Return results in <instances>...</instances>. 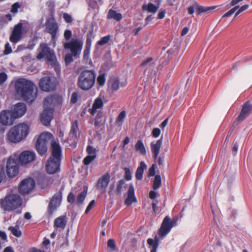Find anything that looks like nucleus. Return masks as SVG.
<instances>
[{
  "instance_id": "f257e3e1",
  "label": "nucleus",
  "mask_w": 252,
  "mask_h": 252,
  "mask_svg": "<svg viewBox=\"0 0 252 252\" xmlns=\"http://www.w3.org/2000/svg\"><path fill=\"white\" fill-rule=\"evenodd\" d=\"M14 87L17 95L27 102H32L37 97V89L31 80L19 78L14 81Z\"/></svg>"
},
{
  "instance_id": "f03ea898",
  "label": "nucleus",
  "mask_w": 252,
  "mask_h": 252,
  "mask_svg": "<svg viewBox=\"0 0 252 252\" xmlns=\"http://www.w3.org/2000/svg\"><path fill=\"white\" fill-rule=\"evenodd\" d=\"M52 147L51 156L46 164V170L49 174L57 172L60 166L62 158V149L59 143L54 140L51 142Z\"/></svg>"
},
{
  "instance_id": "7ed1b4c3",
  "label": "nucleus",
  "mask_w": 252,
  "mask_h": 252,
  "mask_svg": "<svg viewBox=\"0 0 252 252\" xmlns=\"http://www.w3.org/2000/svg\"><path fill=\"white\" fill-rule=\"evenodd\" d=\"M22 204L23 199L17 193H10L0 199V208L5 213L16 211L17 214H20L21 210L19 209Z\"/></svg>"
},
{
  "instance_id": "20e7f679",
  "label": "nucleus",
  "mask_w": 252,
  "mask_h": 252,
  "mask_svg": "<svg viewBox=\"0 0 252 252\" xmlns=\"http://www.w3.org/2000/svg\"><path fill=\"white\" fill-rule=\"evenodd\" d=\"M30 126L25 123L12 127L7 133L8 140L12 143H18L25 139L29 133Z\"/></svg>"
},
{
  "instance_id": "39448f33",
  "label": "nucleus",
  "mask_w": 252,
  "mask_h": 252,
  "mask_svg": "<svg viewBox=\"0 0 252 252\" xmlns=\"http://www.w3.org/2000/svg\"><path fill=\"white\" fill-rule=\"evenodd\" d=\"M95 74L92 70H85L78 77V85L84 90H88L94 86L95 80Z\"/></svg>"
},
{
  "instance_id": "423d86ee",
  "label": "nucleus",
  "mask_w": 252,
  "mask_h": 252,
  "mask_svg": "<svg viewBox=\"0 0 252 252\" xmlns=\"http://www.w3.org/2000/svg\"><path fill=\"white\" fill-rule=\"evenodd\" d=\"M37 51L38 54L36 58L38 60L45 58L48 63L55 65L56 69L60 70V67L56 63V56L47 44L45 43L40 44Z\"/></svg>"
},
{
  "instance_id": "0eeeda50",
  "label": "nucleus",
  "mask_w": 252,
  "mask_h": 252,
  "mask_svg": "<svg viewBox=\"0 0 252 252\" xmlns=\"http://www.w3.org/2000/svg\"><path fill=\"white\" fill-rule=\"evenodd\" d=\"M25 112L26 111H1L0 123L4 126H11L16 119L24 116Z\"/></svg>"
},
{
  "instance_id": "6e6552de",
  "label": "nucleus",
  "mask_w": 252,
  "mask_h": 252,
  "mask_svg": "<svg viewBox=\"0 0 252 252\" xmlns=\"http://www.w3.org/2000/svg\"><path fill=\"white\" fill-rule=\"evenodd\" d=\"M83 45V40L79 38H72L69 41L63 43L64 48L68 50L74 57H77L80 54Z\"/></svg>"
},
{
  "instance_id": "1a4fd4ad",
  "label": "nucleus",
  "mask_w": 252,
  "mask_h": 252,
  "mask_svg": "<svg viewBox=\"0 0 252 252\" xmlns=\"http://www.w3.org/2000/svg\"><path fill=\"white\" fill-rule=\"evenodd\" d=\"M52 137L53 135L49 132H43L40 134L36 143V149L39 155L43 156L46 153L48 143Z\"/></svg>"
},
{
  "instance_id": "9d476101",
  "label": "nucleus",
  "mask_w": 252,
  "mask_h": 252,
  "mask_svg": "<svg viewBox=\"0 0 252 252\" xmlns=\"http://www.w3.org/2000/svg\"><path fill=\"white\" fill-rule=\"evenodd\" d=\"M27 32V28L26 24L21 22L18 23L14 27L9 37V40L13 43H17L21 39L22 34Z\"/></svg>"
},
{
  "instance_id": "9b49d317",
  "label": "nucleus",
  "mask_w": 252,
  "mask_h": 252,
  "mask_svg": "<svg viewBox=\"0 0 252 252\" xmlns=\"http://www.w3.org/2000/svg\"><path fill=\"white\" fill-rule=\"evenodd\" d=\"M62 98L58 96H49L43 101L44 110H53L60 108Z\"/></svg>"
},
{
  "instance_id": "f8f14e48",
  "label": "nucleus",
  "mask_w": 252,
  "mask_h": 252,
  "mask_svg": "<svg viewBox=\"0 0 252 252\" xmlns=\"http://www.w3.org/2000/svg\"><path fill=\"white\" fill-rule=\"evenodd\" d=\"M39 86L40 89L44 92L53 91L56 88L55 78L50 76L42 77L39 82Z\"/></svg>"
},
{
  "instance_id": "ddd939ff",
  "label": "nucleus",
  "mask_w": 252,
  "mask_h": 252,
  "mask_svg": "<svg viewBox=\"0 0 252 252\" xmlns=\"http://www.w3.org/2000/svg\"><path fill=\"white\" fill-rule=\"evenodd\" d=\"M62 199V191L60 190L56 193L51 198L48 206V213L52 216L53 213L60 206Z\"/></svg>"
},
{
  "instance_id": "4468645a",
  "label": "nucleus",
  "mask_w": 252,
  "mask_h": 252,
  "mask_svg": "<svg viewBox=\"0 0 252 252\" xmlns=\"http://www.w3.org/2000/svg\"><path fill=\"white\" fill-rule=\"evenodd\" d=\"M58 26L53 18H49L46 22V30L51 35V43L54 46L56 44V34L58 31Z\"/></svg>"
},
{
  "instance_id": "2eb2a0df",
  "label": "nucleus",
  "mask_w": 252,
  "mask_h": 252,
  "mask_svg": "<svg viewBox=\"0 0 252 252\" xmlns=\"http://www.w3.org/2000/svg\"><path fill=\"white\" fill-rule=\"evenodd\" d=\"M35 186V181L32 178L23 180L19 186L18 190L22 195L30 193L33 190Z\"/></svg>"
},
{
  "instance_id": "dca6fc26",
  "label": "nucleus",
  "mask_w": 252,
  "mask_h": 252,
  "mask_svg": "<svg viewBox=\"0 0 252 252\" xmlns=\"http://www.w3.org/2000/svg\"><path fill=\"white\" fill-rule=\"evenodd\" d=\"M173 226V221L171 220L169 216H166L164 218L158 231V234L159 237L161 239H163L169 233Z\"/></svg>"
},
{
  "instance_id": "f3484780",
  "label": "nucleus",
  "mask_w": 252,
  "mask_h": 252,
  "mask_svg": "<svg viewBox=\"0 0 252 252\" xmlns=\"http://www.w3.org/2000/svg\"><path fill=\"white\" fill-rule=\"evenodd\" d=\"M6 173L10 177H14L18 173V165L16 160L9 158L6 163Z\"/></svg>"
},
{
  "instance_id": "a211bd4d",
  "label": "nucleus",
  "mask_w": 252,
  "mask_h": 252,
  "mask_svg": "<svg viewBox=\"0 0 252 252\" xmlns=\"http://www.w3.org/2000/svg\"><path fill=\"white\" fill-rule=\"evenodd\" d=\"M35 158L34 152L29 151L23 152L19 156V162L22 165L26 164L32 161Z\"/></svg>"
},
{
  "instance_id": "6ab92c4d",
  "label": "nucleus",
  "mask_w": 252,
  "mask_h": 252,
  "mask_svg": "<svg viewBox=\"0 0 252 252\" xmlns=\"http://www.w3.org/2000/svg\"><path fill=\"white\" fill-rule=\"evenodd\" d=\"M110 176L109 173H106L100 177L96 184V188L105 192L110 181Z\"/></svg>"
},
{
  "instance_id": "aec40b11",
  "label": "nucleus",
  "mask_w": 252,
  "mask_h": 252,
  "mask_svg": "<svg viewBox=\"0 0 252 252\" xmlns=\"http://www.w3.org/2000/svg\"><path fill=\"white\" fill-rule=\"evenodd\" d=\"M53 118V111H42L40 114L41 123L45 126H48Z\"/></svg>"
},
{
  "instance_id": "412c9836",
  "label": "nucleus",
  "mask_w": 252,
  "mask_h": 252,
  "mask_svg": "<svg viewBox=\"0 0 252 252\" xmlns=\"http://www.w3.org/2000/svg\"><path fill=\"white\" fill-rule=\"evenodd\" d=\"M136 201V199L134 196V189L132 185H130L127 191V197L125 200V203L127 206H129L133 202Z\"/></svg>"
},
{
  "instance_id": "4be33fe9",
  "label": "nucleus",
  "mask_w": 252,
  "mask_h": 252,
  "mask_svg": "<svg viewBox=\"0 0 252 252\" xmlns=\"http://www.w3.org/2000/svg\"><path fill=\"white\" fill-rule=\"evenodd\" d=\"M162 144L161 138L157 140L156 143L153 142L151 144V150L153 153V157L154 159H156L159 153L160 148Z\"/></svg>"
},
{
  "instance_id": "5701e85b",
  "label": "nucleus",
  "mask_w": 252,
  "mask_h": 252,
  "mask_svg": "<svg viewBox=\"0 0 252 252\" xmlns=\"http://www.w3.org/2000/svg\"><path fill=\"white\" fill-rule=\"evenodd\" d=\"M67 222L66 217L63 215L59 217L54 220V226L57 228L64 229Z\"/></svg>"
},
{
  "instance_id": "b1692460",
  "label": "nucleus",
  "mask_w": 252,
  "mask_h": 252,
  "mask_svg": "<svg viewBox=\"0 0 252 252\" xmlns=\"http://www.w3.org/2000/svg\"><path fill=\"white\" fill-rule=\"evenodd\" d=\"M126 184L125 179L119 180L117 183L115 194L118 196H121L122 192L126 189Z\"/></svg>"
},
{
  "instance_id": "393cba45",
  "label": "nucleus",
  "mask_w": 252,
  "mask_h": 252,
  "mask_svg": "<svg viewBox=\"0 0 252 252\" xmlns=\"http://www.w3.org/2000/svg\"><path fill=\"white\" fill-rule=\"evenodd\" d=\"M147 166L144 161L140 162L139 166L137 168L135 173V177L137 180H141L142 179L144 171L147 169Z\"/></svg>"
},
{
  "instance_id": "a878e982",
  "label": "nucleus",
  "mask_w": 252,
  "mask_h": 252,
  "mask_svg": "<svg viewBox=\"0 0 252 252\" xmlns=\"http://www.w3.org/2000/svg\"><path fill=\"white\" fill-rule=\"evenodd\" d=\"M109 85L114 90H117L120 87H124L126 85L125 82L120 83L118 78H112L109 81Z\"/></svg>"
},
{
  "instance_id": "bb28decb",
  "label": "nucleus",
  "mask_w": 252,
  "mask_h": 252,
  "mask_svg": "<svg viewBox=\"0 0 252 252\" xmlns=\"http://www.w3.org/2000/svg\"><path fill=\"white\" fill-rule=\"evenodd\" d=\"M143 10H147L149 12L155 13L159 8V5H155L153 3L144 4L142 6Z\"/></svg>"
},
{
  "instance_id": "cd10ccee",
  "label": "nucleus",
  "mask_w": 252,
  "mask_h": 252,
  "mask_svg": "<svg viewBox=\"0 0 252 252\" xmlns=\"http://www.w3.org/2000/svg\"><path fill=\"white\" fill-rule=\"evenodd\" d=\"M87 189L88 188L84 187L83 190L78 194L76 200V203L78 205H80L83 203L87 195Z\"/></svg>"
},
{
  "instance_id": "c85d7f7f",
  "label": "nucleus",
  "mask_w": 252,
  "mask_h": 252,
  "mask_svg": "<svg viewBox=\"0 0 252 252\" xmlns=\"http://www.w3.org/2000/svg\"><path fill=\"white\" fill-rule=\"evenodd\" d=\"M135 149L136 151L139 152L143 155H145L146 154V149L142 141L141 140L137 141L135 145Z\"/></svg>"
},
{
  "instance_id": "c756f323",
  "label": "nucleus",
  "mask_w": 252,
  "mask_h": 252,
  "mask_svg": "<svg viewBox=\"0 0 252 252\" xmlns=\"http://www.w3.org/2000/svg\"><path fill=\"white\" fill-rule=\"evenodd\" d=\"M107 17L109 19H113L117 21H120L122 19L123 17L120 13L111 9L109 11Z\"/></svg>"
},
{
  "instance_id": "7c9ffc66",
  "label": "nucleus",
  "mask_w": 252,
  "mask_h": 252,
  "mask_svg": "<svg viewBox=\"0 0 252 252\" xmlns=\"http://www.w3.org/2000/svg\"><path fill=\"white\" fill-rule=\"evenodd\" d=\"M91 45L92 39L91 38L88 37L86 40L85 49L84 51V58L85 59H88L89 56Z\"/></svg>"
},
{
  "instance_id": "2f4dec72",
  "label": "nucleus",
  "mask_w": 252,
  "mask_h": 252,
  "mask_svg": "<svg viewBox=\"0 0 252 252\" xmlns=\"http://www.w3.org/2000/svg\"><path fill=\"white\" fill-rule=\"evenodd\" d=\"M79 130L78 121L75 120L71 123V129L70 131V135H72L75 138H77V133Z\"/></svg>"
},
{
  "instance_id": "473e14b6",
  "label": "nucleus",
  "mask_w": 252,
  "mask_h": 252,
  "mask_svg": "<svg viewBox=\"0 0 252 252\" xmlns=\"http://www.w3.org/2000/svg\"><path fill=\"white\" fill-rule=\"evenodd\" d=\"M92 115L96 114V118L94 121L95 126H99L103 118V114L102 111H91Z\"/></svg>"
},
{
  "instance_id": "72a5a7b5",
  "label": "nucleus",
  "mask_w": 252,
  "mask_h": 252,
  "mask_svg": "<svg viewBox=\"0 0 252 252\" xmlns=\"http://www.w3.org/2000/svg\"><path fill=\"white\" fill-rule=\"evenodd\" d=\"M216 7V6L205 7L198 5L197 8V13L198 14L201 13H209L213 10Z\"/></svg>"
},
{
  "instance_id": "f704fd0d",
  "label": "nucleus",
  "mask_w": 252,
  "mask_h": 252,
  "mask_svg": "<svg viewBox=\"0 0 252 252\" xmlns=\"http://www.w3.org/2000/svg\"><path fill=\"white\" fill-rule=\"evenodd\" d=\"M250 111H241L240 114L234 123V125H237L239 123L244 120L250 114Z\"/></svg>"
},
{
  "instance_id": "c9c22d12",
  "label": "nucleus",
  "mask_w": 252,
  "mask_h": 252,
  "mask_svg": "<svg viewBox=\"0 0 252 252\" xmlns=\"http://www.w3.org/2000/svg\"><path fill=\"white\" fill-rule=\"evenodd\" d=\"M147 244L149 245V247L151 249L150 252H157V250L158 247V245L156 243V242H155L153 239H148Z\"/></svg>"
},
{
  "instance_id": "e433bc0d",
  "label": "nucleus",
  "mask_w": 252,
  "mask_h": 252,
  "mask_svg": "<svg viewBox=\"0 0 252 252\" xmlns=\"http://www.w3.org/2000/svg\"><path fill=\"white\" fill-rule=\"evenodd\" d=\"M8 230L11 231V233L17 237H19L22 234V232L20 230L18 226H10L8 228Z\"/></svg>"
},
{
  "instance_id": "4c0bfd02",
  "label": "nucleus",
  "mask_w": 252,
  "mask_h": 252,
  "mask_svg": "<svg viewBox=\"0 0 252 252\" xmlns=\"http://www.w3.org/2000/svg\"><path fill=\"white\" fill-rule=\"evenodd\" d=\"M161 185V179L160 176L156 175L154 180L153 188L154 190L158 189Z\"/></svg>"
},
{
  "instance_id": "58836bf2",
  "label": "nucleus",
  "mask_w": 252,
  "mask_h": 252,
  "mask_svg": "<svg viewBox=\"0 0 252 252\" xmlns=\"http://www.w3.org/2000/svg\"><path fill=\"white\" fill-rule=\"evenodd\" d=\"M11 110H27V106L24 102H18L12 106Z\"/></svg>"
},
{
  "instance_id": "ea45409f",
  "label": "nucleus",
  "mask_w": 252,
  "mask_h": 252,
  "mask_svg": "<svg viewBox=\"0 0 252 252\" xmlns=\"http://www.w3.org/2000/svg\"><path fill=\"white\" fill-rule=\"evenodd\" d=\"M103 105V102L100 98L97 97L94 101L92 110H96L97 109H100Z\"/></svg>"
},
{
  "instance_id": "a19ab883",
  "label": "nucleus",
  "mask_w": 252,
  "mask_h": 252,
  "mask_svg": "<svg viewBox=\"0 0 252 252\" xmlns=\"http://www.w3.org/2000/svg\"><path fill=\"white\" fill-rule=\"evenodd\" d=\"M126 117L125 111H121L119 116H118L116 123L119 126H121Z\"/></svg>"
},
{
  "instance_id": "79ce46f5",
  "label": "nucleus",
  "mask_w": 252,
  "mask_h": 252,
  "mask_svg": "<svg viewBox=\"0 0 252 252\" xmlns=\"http://www.w3.org/2000/svg\"><path fill=\"white\" fill-rule=\"evenodd\" d=\"M96 155L91 156L88 155L83 159V163L85 165H89L96 158Z\"/></svg>"
},
{
  "instance_id": "37998d69",
  "label": "nucleus",
  "mask_w": 252,
  "mask_h": 252,
  "mask_svg": "<svg viewBox=\"0 0 252 252\" xmlns=\"http://www.w3.org/2000/svg\"><path fill=\"white\" fill-rule=\"evenodd\" d=\"M21 7V5L18 2H15L14 3L11 8V12L13 14L15 15L18 11V9Z\"/></svg>"
},
{
  "instance_id": "c03bdc74",
  "label": "nucleus",
  "mask_w": 252,
  "mask_h": 252,
  "mask_svg": "<svg viewBox=\"0 0 252 252\" xmlns=\"http://www.w3.org/2000/svg\"><path fill=\"white\" fill-rule=\"evenodd\" d=\"M153 58H149L144 62H143L141 64L142 66L144 67H153L154 65V63L152 62Z\"/></svg>"
},
{
  "instance_id": "a18cd8bd",
  "label": "nucleus",
  "mask_w": 252,
  "mask_h": 252,
  "mask_svg": "<svg viewBox=\"0 0 252 252\" xmlns=\"http://www.w3.org/2000/svg\"><path fill=\"white\" fill-rule=\"evenodd\" d=\"M34 46V44H32L30 45H28L27 46H26L24 45H20L17 47L16 52H20L22 50H25L26 49H29L30 50H32L33 49Z\"/></svg>"
},
{
  "instance_id": "49530a36",
  "label": "nucleus",
  "mask_w": 252,
  "mask_h": 252,
  "mask_svg": "<svg viewBox=\"0 0 252 252\" xmlns=\"http://www.w3.org/2000/svg\"><path fill=\"white\" fill-rule=\"evenodd\" d=\"M125 181H129L131 179V173L130 169L128 168L125 167Z\"/></svg>"
},
{
  "instance_id": "de8ad7c7",
  "label": "nucleus",
  "mask_w": 252,
  "mask_h": 252,
  "mask_svg": "<svg viewBox=\"0 0 252 252\" xmlns=\"http://www.w3.org/2000/svg\"><path fill=\"white\" fill-rule=\"evenodd\" d=\"M97 82L99 86H103L105 82V77L104 74H102L98 76L97 78Z\"/></svg>"
},
{
  "instance_id": "09e8293b",
  "label": "nucleus",
  "mask_w": 252,
  "mask_h": 252,
  "mask_svg": "<svg viewBox=\"0 0 252 252\" xmlns=\"http://www.w3.org/2000/svg\"><path fill=\"white\" fill-rule=\"evenodd\" d=\"M239 8V6H236L227 12L222 16V18L227 17L231 16Z\"/></svg>"
},
{
  "instance_id": "8fccbe9b",
  "label": "nucleus",
  "mask_w": 252,
  "mask_h": 252,
  "mask_svg": "<svg viewBox=\"0 0 252 252\" xmlns=\"http://www.w3.org/2000/svg\"><path fill=\"white\" fill-rule=\"evenodd\" d=\"M107 247L111 249L112 251H114L116 249V246L115 244V241L114 239H110L107 242Z\"/></svg>"
},
{
  "instance_id": "3c124183",
  "label": "nucleus",
  "mask_w": 252,
  "mask_h": 252,
  "mask_svg": "<svg viewBox=\"0 0 252 252\" xmlns=\"http://www.w3.org/2000/svg\"><path fill=\"white\" fill-rule=\"evenodd\" d=\"M110 39V36H106L102 37L100 40H99L97 44L99 45H103L106 44Z\"/></svg>"
},
{
  "instance_id": "603ef678",
  "label": "nucleus",
  "mask_w": 252,
  "mask_h": 252,
  "mask_svg": "<svg viewBox=\"0 0 252 252\" xmlns=\"http://www.w3.org/2000/svg\"><path fill=\"white\" fill-rule=\"evenodd\" d=\"M87 152L89 155L94 156L96 155V150L93 146L89 145L87 148Z\"/></svg>"
},
{
  "instance_id": "864d4df0",
  "label": "nucleus",
  "mask_w": 252,
  "mask_h": 252,
  "mask_svg": "<svg viewBox=\"0 0 252 252\" xmlns=\"http://www.w3.org/2000/svg\"><path fill=\"white\" fill-rule=\"evenodd\" d=\"M7 79V75L5 73H0V86L2 85Z\"/></svg>"
},
{
  "instance_id": "5fc2aeb1",
  "label": "nucleus",
  "mask_w": 252,
  "mask_h": 252,
  "mask_svg": "<svg viewBox=\"0 0 252 252\" xmlns=\"http://www.w3.org/2000/svg\"><path fill=\"white\" fill-rule=\"evenodd\" d=\"M12 52V48L9 43H7L4 46V54L8 55Z\"/></svg>"
},
{
  "instance_id": "6e6d98bb",
  "label": "nucleus",
  "mask_w": 252,
  "mask_h": 252,
  "mask_svg": "<svg viewBox=\"0 0 252 252\" xmlns=\"http://www.w3.org/2000/svg\"><path fill=\"white\" fill-rule=\"evenodd\" d=\"M72 36V32L69 30H66L63 33V36L66 40H68L70 39Z\"/></svg>"
},
{
  "instance_id": "4d7b16f0",
  "label": "nucleus",
  "mask_w": 252,
  "mask_h": 252,
  "mask_svg": "<svg viewBox=\"0 0 252 252\" xmlns=\"http://www.w3.org/2000/svg\"><path fill=\"white\" fill-rule=\"evenodd\" d=\"M72 57H74L71 53L67 54L65 56V62L66 64L70 63L72 62Z\"/></svg>"
},
{
  "instance_id": "13d9d810",
  "label": "nucleus",
  "mask_w": 252,
  "mask_h": 252,
  "mask_svg": "<svg viewBox=\"0 0 252 252\" xmlns=\"http://www.w3.org/2000/svg\"><path fill=\"white\" fill-rule=\"evenodd\" d=\"M67 201L70 204H72L75 201L74 195V194L70 192L67 195Z\"/></svg>"
},
{
  "instance_id": "bf43d9fd",
  "label": "nucleus",
  "mask_w": 252,
  "mask_h": 252,
  "mask_svg": "<svg viewBox=\"0 0 252 252\" xmlns=\"http://www.w3.org/2000/svg\"><path fill=\"white\" fill-rule=\"evenodd\" d=\"M78 94L76 92L73 93L72 94L71 98H70L71 103H76L78 100Z\"/></svg>"
},
{
  "instance_id": "052dcab7",
  "label": "nucleus",
  "mask_w": 252,
  "mask_h": 252,
  "mask_svg": "<svg viewBox=\"0 0 252 252\" xmlns=\"http://www.w3.org/2000/svg\"><path fill=\"white\" fill-rule=\"evenodd\" d=\"M251 109H252V104L248 101L244 104L242 110H251Z\"/></svg>"
},
{
  "instance_id": "680f3d73",
  "label": "nucleus",
  "mask_w": 252,
  "mask_h": 252,
  "mask_svg": "<svg viewBox=\"0 0 252 252\" xmlns=\"http://www.w3.org/2000/svg\"><path fill=\"white\" fill-rule=\"evenodd\" d=\"M63 17L66 23H71L72 21L71 16L67 13H64Z\"/></svg>"
},
{
  "instance_id": "e2e57ef3",
  "label": "nucleus",
  "mask_w": 252,
  "mask_h": 252,
  "mask_svg": "<svg viewBox=\"0 0 252 252\" xmlns=\"http://www.w3.org/2000/svg\"><path fill=\"white\" fill-rule=\"evenodd\" d=\"M95 204V201L94 200H92L88 206H87L86 211H85V214H88L89 211L92 209V208L94 207V205Z\"/></svg>"
},
{
  "instance_id": "0e129e2a",
  "label": "nucleus",
  "mask_w": 252,
  "mask_h": 252,
  "mask_svg": "<svg viewBox=\"0 0 252 252\" xmlns=\"http://www.w3.org/2000/svg\"><path fill=\"white\" fill-rule=\"evenodd\" d=\"M160 133V130L158 128H154L152 131V135L154 137H158Z\"/></svg>"
},
{
  "instance_id": "69168bd1",
  "label": "nucleus",
  "mask_w": 252,
  "mask_h": 252,
  "mask_svg": "<svg viewBox=\"0 0 252 252\" xmlns=\"http://www.w3.org/2000/svg\"><path fill=\"white\" fill-rule=\"evenodd\" d=\"M155 167L156 165L153 164L149 169V176H154L155 174Z\"/></svg>"
},
{
  "instance_id": "338daca9",
  "label": "nucleus",
  "mask_w": 252,
  "mask_h": 252,
  "mask_svg": "<svg viewBox=\"0 0 252 252\" xmlns=\"http://www.w3.org/2000/svg\"><path fill=\"white\" fill-rule=\"evenodd\" d=\"M0 238L4 241H7V235L5 232L0 230Z\"/></svg>"
},
{
  "instance_id": "774afa93",
  "label": "nucleus",
  "mask_w": 252,
  "mask_h": 252,
  "mask_svg": "<svg viewBox=\"0 0 252 252\" xmlns=\"http://www.w3.org/2000/svg\"><path fill=\"white\" fill-rule=\"evenodd\" d=\"M158 205V201H155L152 203V207L153 211L155 213H157L158 211V208L157 206Z\"/></svg>"
}]
</instances>
